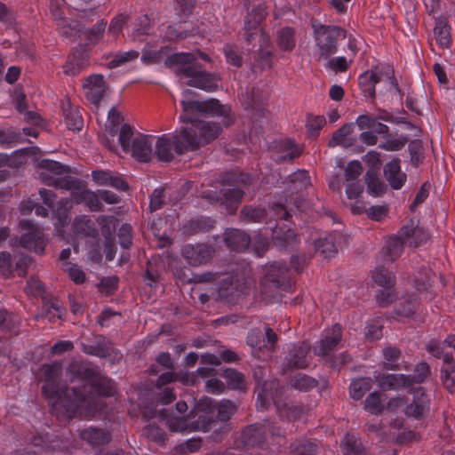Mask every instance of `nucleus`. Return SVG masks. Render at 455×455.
Masks as SVG:
<instances>
[{
  "mask_svg": "<svg viewBox=\"0 0 455 455\" xmlns=\"http://www.w3.org/2000/svg\"><path fill=\"white\" fill-rule=\"evenodd\" d=\"M150 20L148 15L140 16L137 20L133 32L134 40L142 41L143 36L149 34Z\"/></svg>",
  "mask_w": 455,
  "mask_h": 455,
  "instance_id": "nucleus-60",
  "label": "nucleus"
},
{
  "mask_svg": "<svg viewBox=\"0 0 455 455\" xmlns=\"http://www.w3.org/2000/svg\"><path fill=\"white\" fill-rule=\"evenodd\" d=\"M379 387L384 391H399L413 388L407 374L378 373L374 375Z\"/></svg>",
  "mask_w": 455,
  "mask_h": 455,
  "instance_id": "nucleus-22",
  "label": "nucleus"
},
{
  "mask_svg": "<svg viewBox=\"0 0 455 455\" xmlns=\"http://www.w3.org/2000/svg\"><path fill=\"white\" fill-rule=\"evenodd\" d=\"M223 377L231 389H242L243 387V376L238 371L231 368L226 369L223 372Z\"/></svg>",
  "mask_w": 455,
  "mask_h": 455,
  "instance_id": "nucleus-54",
  "label": "nucleus"
},
{
  "mask_svg": "<svg viewBox=\"0 0 455 455\" xmlns=\"http://www.w3.org/2000/svg\"><path fill=\"white\" fill-rule=\"evenodd\" d=\"M72 381L79 379L83 384L64 388L60 405L63 418H92L105 410L103 397H111L116 394L115 382L103 375L97 366L89 362H73L68 368Z\"/></svg>",
  "mask_w": 455,
  "mask_h": 455,
  "instance_id": "nucleus-1",
  "label": "nucleus"
},
{
  "mask_svg": "<svg viewBox=\"0 0 455 455\" xmlns=\"http://www.w3.org/2000/svg\"><path fill=\"white\" fill-rule=\"evenodd\" d=\"M14 259L8 251L0 253V274L4 277H11L14 275Z\"/></svg>",
  "mask_w": 455,
  "mask_h": 455,
  "instance_id": "nucleus-58",
  "label": "nucleus"
},
{
  "mask_svg": "<svg viewBox=\"0 0 455 455\" xmlns=\"http://www.w3.org/2000/svg\"><path fill=\"white\" fill-rule=\"evenodd\" d=\"M201 113L212 116H223V123L226 127L233 124V118L229 116L230 108L220 104L217 99H209L202 101Z\"/></svg>",
  "mask_w": 455,
  "mask_h": 455,
  "instance_id": "nucleus-34",
  "label": "nucleus"
},
{
  "mask_svg": "<svg viewBox=\"0 0 455 455\" xmlns=\"http://www.w3.org/2000/svg\"><path fill=\"white\" fill-rule=\"evenodd\" d=\"M383 173L386 180L392 189H401L407 181V174L402 171L401 159L394 157L383 167Z\"/></svg>",
  "mask_w": 455,
  "mask_h": 455,
  "instance_id": "nucleus-25",
  "label": "nucleus"
},
{
  "mask_svg": "<svg viewBox=\"0 0 455 455\" xmlns=\"http://www.w3.org/2000/svg\"><path fill=\"white\" fill-rule=\"evenodd\" d=\"M406 246L418 248L424 245L430 239L429 230L419 225V220L409 218L397 232Z\"/></svg>",
  "mask_w": 455,
  "mask_h": 455,
  "instance_id": "nucleus-14",
  "label": "nucleus"
},
{
  "mask_svg": "<svg viewBox=\"0 0 455 455\" xmlns=\"http://www.w3.org/2000/svg\"><path fill=\"white\" fill-rule=\"evenodd\" d=\"M79 437L92 449H97L110 443L112 435L106 429L91 426L79 430Z\"/></svg>",
  "mask_w": 455,
  "mask_h": 455,
  "instance_id": "nucleus-29",
  "label": "nucleus"
},
{
  "mask_svg": "<svg viewBox=\"0 0 455 455\" xmlns=\"http://www.w3.org/2000/svg\"><path fill=\"white\" fill-rule=\"evenodd\" d=\"M73 229L76 235L82 236L95 238L99 234L95 221L87 215L76 217L73 221Z\"/></svg>",
  "mask_w": 455,
  "mask_h": 455,
  "instance_id": "nucleus-36",
  "label": "nucleus"
},
{
  "mask_svg": "<svg viewBox=\"0 0 455 455\" xmlns=\"http://www.w3.org/2000/svg\"><path fill=\"white\" fill-rule=\"evenodd\" d=\"M198 57L204 61H210V57L204 52L197 54L192 52H176L168 55L164 64L169 68H174L177 76L191 87H196L205 92H214L219 87L220 78L214 73L204 70Z\"/></svg>",
  "mask_w": 455,
  "mask_h": 455,
  "instance_id": "nucleus-3",
  "label": "nucleus"
},
{
  "mask_svg": "<svg viewBox=\"0 0 455 455\" xmlns=\"http://www.w3.org/2000/svg\"><path fill=\"white\" fill-rule=\"evenodd\" d=\"M255 394L257 395L256 407L259 411L267 410L273 403L276 407L279 417L288 421L296 420L303 414V409L299 405L279 404L283 395V389L276 379L266 380L261 384L259 383L255 388Z\"/></svg>",
  "mask_w": 455,
  "mask_h": 455,
  "instance_id": "nucleus-5",
  "label": "nucleus"
},
{
  "mask_svg": "<svg viewBox=\"0 0 455 455\" xmlns=\"http://www.w3.org/2000/svg\"><path fill=\"white\" fill-rule=\"evenodd\" d=\"M373 281L383 288H394L395 285V275L383 266L377 267L372 272Z\"/></svg>",
  "mask_w": 455,
  "mask_h": 455,
  "instance_id": "nucleus-46",
  "label": "nucleus"
},
{
  "mask_svg": "<svg viewBox=\"0 0 455 455\" xmlns=\"http://www.w3.org/2000/svg\"><path fill=\"white\" fill-rule=\"evenodd\" d=\"M185 128H192L196 132L199 139V147L214 140L222 130L218 123L202 120H190V125Z\"/></svg>",
  "mask_w": 455,
  "mask_h": 455,
  "instance_id": "nucleus-24",
  "label": "nucleus"
},
{
  "mask_svg": "<svg viewBox=\"0 0 455 455\" xmlns=\"http://www.w3.org/2000/svg\"><path fill=\"white\" fill-rule=\"evenodd\" d=\"M118 243L124 249H129L132 244V228L130 224L124 223L118 229Z\"/></svg>",
  "mask_w": 455,
  "mask_h": 455,
  "instance_id": "nucleus-64",
  "label": "nucleus"
},
{
  "mask_svg": "<svg viewBox=\"0 0 455 455\" xmlns=\"http://www.w3.org/2000/svg\"><path fill=\"white\" fill-rule=\"evenodd\" d=\"M408 392L411 395V399H407L403 409L405 416L415 420L424 419L430 411V395L423 387L411 388Z\"/></svg>",
  "mask_w": 455,
  "mask_h": 455,
  "instance_id": "nucleus-12",
  "label": "nucleus"
},
{
  "mask_svg": "<svg viewBox=\"0 0 455 455\" xmlns=\"http://www.w3.org/2000/svg\"><path fill=\"white\" fill-rule=\"evenodd\" d=\"M199 148V139L192 128H182L175 133H166L157 138L155 155L161 162H171L175 155L181 156Z\"/></svg>",
  "mask_w": 455,
  "mask_h": 455,
  "instance_id": "nucleus-4",
  "label": "nucleus"
},
{
  "mask_svg": "<svg viewBox=\"0 0 455 455\" xmlns=\"http://www.w3.org/2000/svg\"><path fill=\"white\" fill-rule=\"evenodd\" d=\"M67 315V309L58 298L47 295L44 298L42 303V316L47 318L50 322L55 323L56 320H63Z\"/></svg>",
  "mask_w": 455,
  "mask_h": 455,
  "instance_id": "nucleus-30",
  "label": "nucleus"
},
{
  "mask_svg": "<svg viewBox=\"0 0 455 455\" xmlns=\"http://www.w3.org/2000/svg\"><path fill=\"white\" fill-rule=\"evenodd\" d=\"M364 410L374 415L380 414L383 411L384 406L379 393L372 392L366 397Z\"/></svg>",
  "mask_w": 455,
  "mask_h": 455,
  "instance_id": "nucleus-53",
  "label": "nucleus"
},
{
  "mask_svg": "<svg viewBox=\"0 0 455 455\" xmlns=\"http://www.w3.org/2000/svg\"><path fill=\"white\" fill-rule=\"evenodd\" d=\"M235 404L229 400L216 402L210 397L200 399L194 411L190 412L189 419L177 417L167 410L159 411L161 419L172 432H191L193 430L209 431L215 422L214 417L222 422L230 419L235 412Z\"/></svg>",
  "mask_w": 455,
  "mask_h": 455,
  "instance_id": "nucleus-2",
  "label": "nucleus"
},
{
  "mask_svg": "<svg viewBox=\"0 0 455 455\" xmlns=\"http://www.w3.org/2000/svg\"><path fill=\"white\" fill-rule=\"evenodd\" d=\"M404 246L406 244L398 233L389 236L384 248L385 259L390 262L396 260L403 254Z\"/></svg>",
  "mask_w": 455,
  "mask_h": 455,
  "instance_id": "nucleus-39",
  "label": "nucleus"
},
{
  "mask_svg": "<svg viewBox=\"0 0 455 455\" xmlns=\"http://www.w3.org/2000/svg\"><path fill=\"white\" fill-rule=\"evenodd\" d=\"M46 182L56 188L70 191L72 200L77 204L84 203L87 193L90 192L84 180L70 175L51 177L50 180Z\"/></svg>",
  "mask_w": 455,
  "mask_h": 455,
  "instance_id": "nucleus-15",
  "label": "nucleus"
},
{
  "mask_svg": "<svg viewBox=\"0 0 455 455\" xmlns=\"http://www.w3.org/2000/svg\"><path fill=\"white\" fill-rule=\"evenodd\" d=\"M26 291L28 294L36 298L47 297L44 283L36 277H30L26 285Z\"/></svg>",
  "mask_w": 455,
  "mask_h": 455,
  "instance_id": "nucleus-56",
  "label": "nucleus"
},
{
  "mask_svg": "<svg viewBox=\"0 0 455 455\" xmlns=\"http://www.w3.org/2000/svg\"><path fill=\"white\" fill-rule=\"evenodd\" d=\"M311 28L319 58L323 60H327L337 53L339 42L347 36V31L342 28L322 24L317 20H311Z\"/></svg>",
  "mask_w": 455,
  "mask_h": 455,
  "instance_id": "nucleus-7",
  "label": "nucleus"
},
{
  "mask_svg": "<svg viewBox=\"0 0 455 455\" xmlns=\"http://www.w3.org/2000/svg\"><path fill=\"white\" fill-rule=\"evenodd\" d=\"M381 65L373 67L358 76V85L366 98L376 97V84L382 81Z\"/></svg>",
  "mask_w": 455,
  "mask_h": 455,
  "instance_id": "nucleus-28",
  "label": "nucleus"
},
{
  "mask_svg": "<svg viewBox=\"0 0 455 455\" xmlns=\"http://www.w3.org/2000/svg\"><path fill=\"white\" fill-rule=\"evenodd\" d=\"M315 248L325 257H331L337 251L334 239L331 235L319 238L315 243Z\"/></svg>",
  "mask_w": 455,
  "mask_h": 455,
  "instance_id": "nucleus-59",
  "label": "nucleus"
},
{
  "mask_svg": "<svg viewBox=\"0 0 455 455\" xmlns=\"http://www.w3.org/2000/svg\"><path fill=\"white\" fill-rule=\"evenodd\" d=\"M139 57V52L128 51L116 53L113 59L108 62L109 68H116L124 65L126 62L136 60Z\"/></svg>",
  "mask_w": 455,
  "mask_h": 455,
  "instance_id": "nucleus-61",
  "label": "nucleus"
},
{
  "mask_svg": "<svg viewBox=\"0 0 455 455\" xmlns=\"http://www.w3.org/2000/svg\"><path fill=\"white\" fill-rule=\"evenodd\" d=\"M372 380L371 378H360L351 382L349 394L354 400H360L371 388Z\"/></svg>",
  "mask_w": 455,
  "mask_h": 455,
  "instance_id": "nucleus-49",
  "label": "nucleus"
},
{
  "mask_svg": "<svg viewBox=\"0 0 455 455\" xmlns=\"http://www.w3.org/2000/svg\"><path fill=\"white\" fill-rule=\"evenodd\" d=\"M355 125L353 124H346L335 131L329 141L330 147L343 146L349 147L352 143L348 137L354 132Z\"/></svg>",
  "mask_w": 455,
  "mask_h": 455,
  "instance_id": "nucleus-42",
  "label": "nucleus"
},
{
  "mask_svg": "<svg viewBox=\"0 0 455 455\" xmlns=\"http://www.w3.org/2000/svg\"><path fill=\"white\" fill-rule=\"evenodd\" d=\"M310 351V347L307 344L292 345L283 360V371L293 369H305L309 365L307 355Z\"/></svg>",
  "mask_w": 455,
  "mask_h": 455,
  "instance_id": "nucleus-20",
  "label": "nucleus"
},
{
  "mask_svg": "<svg viewBox=\"0 0 455 455\" xmlns=\"http://www.w3.org/2000/svg\"><path fill=\"white\" fill-rule=\"evenodd\" d=\"M107 27V22L104 20L97 22L91 29H86L84 28V32H83V38L87 43V44H97L105 32Z\"/></svg>",
  "mask_w": 455,
  "mask_h": 455,
  "instance_id": "nucleus-51",
  "label": "nucleus"
},
{
  "mask_svg": "<svg viewBox=\"0 0 455 455\" xmlns=\"http://www.w3.org/2000/svg\"><path fill=\"white\" fill-rule=\"evenodd\" d=\"M429 375L430 367L425 362L417 363L414 367L413 373L408 374L411 387L415 384L424 383L428 379Z\"/></svg>",
  "mask_w": 455,
  "mask_h": 455,
  "instance_id": "nucleus-52",
  "label": "nucleus"
},
{
  "mask_svg": "<svg viewBox=\"0 0 455 455\" xmlns=\"http://www.w3.org/2000/svg\"><path fill=\"white\" fill-rule=\"evenodd\" d=\"M224 242L232 251H243L249 247L251 238L244 231L230 228L224 234Z\"/></svg>",
  "mask_w": 455,
  "mask_h": 455,
  "instance_id": "nucleus-32",
  "label": "nucleus"
},
{
  "mask_svg": "<svg viewBox=\"0 0 455 455\" xmlns=\"http://www.w3.org/2000/svg\"><path fill=\"white\" fill-rule=\"evenodd\" d=\"M221 183L228 188L220 190L219 200L229 214H234L239 207L244 192L241 187L251 184L252 177L237 170L228 171L221 175Z\"/></svg>",
  "mask_w": 455,
  "mask_h": 455,
  "instance_id": "nucleus-6",
  "label": "nucleus"
},
{
  "mask_svg": "<svg viewBox=\"0 0 455 455\" xmlns=\"http://www.w3.org/2000/svg\"><path fill=\"white\" fill-rule=\"evenodd\" d=\"M380 75H382V81H385L387 84V91L390 93L392 99L395 97L398 100L402 101L403 92L397 84L393 68L389 65H381Z\"/></svg>",
  "mask_w": 455,
  "mask_h": 455,
  "instance_id": "nucleus-38",
  "label": "nucleus"
},
{
  "mask_svg": "<svg viewBox=\"0 0 455 455\" xmlns=\"http://www.w3.org/2000/svg\"><path fill=\"white\" fill-rule=\"evenodd\" d=\"M451 30V28L445 18L440 17L435 20L434 36L437 44L443 49L450 48L452 44Z\"/></svg>",
  "mask_w": 455,
  "mask_h": 455,
  "instance_id": "nucleus-35",
  "label": "nucleus"
},
{
  "mask_svg": "<svg viewBox=\"0 0 455 455\" xmlns=\"http://www.w3.org/2000/svg\"><path fill=\"white\" fill-rule=\"evenodd\" d=\"M106 82L102 75H91L84 83L85 97L94 106L98 107L105 95Z\"/></svg>",
  "mask_w": 455,
  "mask_h": 455,
  "instance_id": "nucleus-23",
  "label": "nucleus"
},
{
  "mask_svg": "<svg viewBox=\"0 0 455 455\" xmlns=\"http://www.w3.org/2000/svg\"><path fill=\"white\" fill-rule=\"evenodd\" d=\"M111 347L108 341L103 337H100L97 340L92 344H84L83 346V351L91 355H94L100 358H106L111 355Z\"/></svg>",
  "mask_w": 455,
  "mask_h": 455,
  "instance_id": "nucleus-40",
  "label": "nucleus"
},
{
  "mask_svg": "<svg viewBox=\"0 0 455 455\" xmlns=\"http://www.w3.org/2000/svg\"><path fill=\"white\" fill-rule=\"evenodd\" d=\"M51 11L58 20L57 26L60 30V34L70 42H74L77 38H83V32H84V27L76 20H67L64 18V13L60 8L58 0H52Z\"/></svg>",
  "mask_w": 455,
  "mask_h": 455,
  "instance_id": "nucleus-16",
  "label": "nucleus"
},
{
  "mask_svg": "<svg viewBox=\"0 0 455 455\" xmlns=\"http://www.w3.org/2000/svg\"><path fill=\"white\" fill-rule=\"evenodd\" d=\"M32 444L45 452L67 451L69 452L74 448L72 442L68 439H60L59 436H53L49 433L36 432L31 437Z\"/></svg>",
  "mask_w": 455,
  "mask_h": 455,
  "instance_id": "nucleus-17",
  "label": "nucleus"
},
{
  "mask_svg": "<svg viewBox=\"0 0 455 455\" xmlns=\"http://www.w3.org/2000/svg\"><path fill=\"white\" fill-rule=\"evenodd\" d=\"M341 451L344 455H363L364 448L359 438L347 434L341 442Z\"/></svg>",
  "mask_w": 455,
  "mask_h": 455,
  "instance_id": "nucleus-44",
  "label": "nucleus"
},
{
  "mask_svg": "<svg viewBox=\"0 0 455 455\" xmlns=\"http://www.w3.org/2000/svg\"><path fill=\"white\" fill-rule=\"evenodd\" d=\"M262 293L267 292V288L274 287L278 291H288L291 288V270L283 262L275 261L270 264L261 282Z\"/></svg>",
  "mask_w": 455,
  "mask_h": 455,
  "instance_id": "nucleus-11",
  "label": "nucleus"
},
{
  "mask_svg": "<svg viewBox=\"0 0 455 455\" xmlns=\"http://www.w3.org/2000/svg\"><path fill=\"white\" fill-rule=\"evenodd\" d=\"M240 216L243 221L258 223L267 218V212L261 207L245 205L241 210Z\"/></svg>",
  "mask_w": 455,
  "mask_h": 455,
  "instance_id": "nucleus-50",
  "label": "nucleus"
},
{
  "mask_svg": "<svg viewBox=\"0 0 455 455\" xmlns=\"http://www.w3.org/2000/svg\"><path fill=\"white\" fill-rule=\"evenodd\" d=\"M267 15L265 8L258 4L254 6L244 18V39L248 44H251L256 38L259 37L262 29L258 30V27L263 21Z\"/></svg>",
  "mask_w": 455,
  "mask_h": 455,
  "instance_id": "nucleus-21",
  "label": "nucleus"
},
{
  "mask_svg": "<svg viewBox=\"0 0 455 455\" xmlns=\"http://www.w3.org/2000/svg\"><path fill=\"white\" fill-rule=\"evenodd\" d=\"M88 64V54L85 51L76 49L68 56L65 64L62 66L63 72L67 76H76Z\"/></svg>",
  "mask_w": 455,
  "mask_h": 455,
  "instance_id": "nucleus-31",
  "label": "nucleus"
},
{
  "mask_svg": "<svg viewBox=\"0 0 455 455\" xmlns=\"http://www.w3.org/2000/svg\"><path fill=\"white\" fill-rule=\"evenodd\" d=\"M276 149L277 163L291 162L302 154V148L291 139L281 140L276 145Z\"/></svg>",
  "mask_w": 455,
  "mask_h": 455,
  "instance_id": "nucleus-33",
  "label": "nucleus"
},
{
  "mask_svg": "<svg viewBox=\"0 0 455 455\" xmlns=\"http://www.w3.org/2000/svg\"><path fill=\"white\" fill-rule=\"evenodd\" d=\"M154 136L135 133L134 128L124 124L120 130L118 140L125 153H131L132 157L141 163L151 160Z\"/></svg>",
  "mask_w": 455,
  "mask_h": 455,
  "instance_id": "nucleus-8",
  "label": "nucleus"
},
{
  "mask_svg": "<svg viewBox=\"0 0 455 455\" xmlns=\"http://www.w3.org/2000/svg\"><path fill=\"white\" fill-rule=\"evenodd\" d=\"M19 226L21 232L19 240L20 245L37 254H42L46 245V239L43 231L28 220H21Z\"/></svg>",
  "mask_w": 455,
  "mask_h": 455,
  "instance_id": "nucleus-13",
  "label": "nucleus"
},
{
  "mask_svg": "<svg viewBox=\"0 0 455 455\" xmlns=\"http://www.w3.org/2000/svg\"><path fill=\"white\" fill-rule=\"evenodd\" d=\"M268 435L283 440L284 431L280 427L266 424H253L245 427L240 435V442L244 448L261 446L267 440Z\"/></svg>",
  "mask_w": 455,
  "mask_h": 455,
  "instance_id": "nucleus-10",
  "label": "nucleus"
},
{
  "mask_svg": "<svg viewBox=\"0 0 455 455\" xmlns=\"http://www.w3.org/2000/svg\"><path fill=\"white\" fill-rule=\"evenodd\" d=\"M296 32L293 28L284 27L278 30L276 43L284 52H291L296 45Z\"/></svg>",
  "mask_w": 455,
  "mask_h": 455,
  "instance_id": "nucleus-41",
  "label": "nucleus"
},
{
  "mask_svg": "<svg viewBox=\"0 0 455 455\" xmlns=\"http://www.w3.org/2000/svg\"><path fill=\"white\" fill-rule=\"evenodd\" d=\"M383 356L385 363L383 368L390 371L405 370L408 371V367L404 365L401 367L398 361L401 357V350L395 347H387L383 350Z\"/></svg>",
  "mask_w": 455,
  "mask_h": 455,
  "instance_id": "nucleus-43",
  "label": "nucleus"
},
{
  "mask_svg": "<svg viewBox=\"0 0 455 455\" xmlns=\"http://www.w3.org/2000/svg\"><path fill=\"white\" fill-rule=\"evenodd\" d=\"M272 238L275 246L284 250H294L299 243L295 231L285 224L276 225L273 229Z\"/></svg>",
  "mask_w": 455,
  "mask_h": 455,
  "instance_id": "nucleus-27",
  "label": "nucleus"
},
{
  "mask_svg": "<svg viewBox=\"0 0 455 455\" xmlns=\"http://www.w3.org/2000/svg\"><path fill=\"white\" fill-rule=\"evenodd\" d=\"M61 372L62 364L60 362L44 364L41 367V375L44 381L42 392L46 398L53 403V410L57 412L58 416L63 418V409L60 405V401L64 389H61L59 385Z\"/></svg>",
  "mask_w": 455,
  "mask_h": 455,
  "instance_id": "nucleus-9",
  "label": "nucleus"
},
{
  "mask_svg": "<svg viewBox=\"0 0 455 455\" xmlns=\"http://www.w3.org/2000/svg\"><path fill=\"white\" fill-rule=\"evenodd\" d=\"M291 192L306 188L310 184V177L306 170H298L286 178Z\"/></svg>",
  "mask_w": 455,
  "mask_h": 455,
  "instance_id": "nucleus-47",
  "label": "nucleus"
},
{
  "mask_svg": "<svg viewBox=\"0 0 455 455\" xmlns=\"http://www.w3.org/2000/svg\"><path fill=\"white\" fill-rule=\"evenodd\" d=\"M259 48L254 56L252 68L263 70L272 66L273 52L270 47L271 42L269 36L261 30L259 37Z\"/></svg>",
  "mask_w": 455,
  "mask_h": 455,
  "instance_id": "nucleus-26",
  "label": "nucleus"
},
{
  "mask_svg": "<svg viewBox=\"0 0 455 455\" xmlns=\"http://www.w3.org/2000/svg\"><path fill=\"white\" fill-rule=\"evenodd\" d=\"M441 380L443 387L450 392H455V361L453 355H446L444 364L441 368Z\"/></svg>",
  "mask_w": 455,
  "mask_h": 455,
  "instance_id": "nucleus-37",
  "label": "nucleus"
},
{
  "mask_svg": "<svg viewBox=\"0 0 455 455\" xmlns=\"http://www.w3.org/2000/svg\"><path fill=\"white\" fill-rule=\"evenodd\" d=\"M20 140V132L13 128L0 130V147L12 148Z\"/></svg>",
  "mask_w": 455,
  "mask_h": 455,
  "instance_id": "nucleus-55",
  "label": "nucleus"
},
{
  "mask_svg": "<svg viewBox=\"0 0 455 455\" xmlns=\"http://www.w3.org/2000/svg\"><path fill=\"white\" fill-rule=\"evenodd\" d=\"M215 250L207 243H188L182 247L181 254L191 266H200L208 263L213 257Z\"/></svg>",
  "mask_w": 455,
  "mask_h": 455,
  "instance_id": "nucleus-18",
  "label": "nucleus"
},
{
  "mask_svg": "<svg viewBox=\"0 0 455 455\" xmlns=\"http://www.w3.org/2000/svg\"><path fill=\"white\" fill-rule=\"evenodd\" d=\"M342 339V328L339 323H335L326 331L323 338L314 347V353L322 357L329 356L332 351L336 350Z\"/></svg>",
  "mask_w": 455,
  "mask_h": 455,
  "instance_id": "nucleus-19",
  "label": "nucleus"
},
{
  "mask_svg": "<svg viewBox=\"0 0 455 455\" xmlns=\"http://www.w3.org/2000/svg\"><path fill=\"white\" fill-rule=\"evenodd\" d=\"M318 381L304 373H297L290 379V385L296 390L300 392H308L315 387Z\"/></svg>",
  "mask_w": 455,
  "mask_h": 455,
  "instance_id": "nucleus-48",
  "label": "nucleus"
},
{
  "mask_svg": "<svg viewBox=\"0 0 455 455\" xmlns=\"http://www.w3.org/2000/svg\"><path fill=\"white\" fill-rule=\"evenodd\" d=\"M108 121L109 123L108 131L110 135L115 136L118 132H120L121 127L124 125L122 124L124 117L115 108L109 110Z\"/></svg>",
  "mask_w": 455,
  "mask_h": 455,
  "instance_id": "nucleus-57",
  "label": "nucleus"
},
{
  "mask_svg": "<svg viewBox=\"0 0 455 455\" xmlns=\"http://www.w3.org/2000/svg\"><path fill=\"white\" fill-rule=\"evenodd\" d=\"M63 115L68 130L73 132H79L82 130L84 126V119L78 108L68 106V108H63Z\"/></svg>",
  "mask_w": 455,
  "mask_h": 455,
  "instance_id": "nucleus-45",
  "label": "nucleus"
},
{
  "mask_svg": "<svg viewBox=\"0 0 455 455\" xmlns=\"http://www.w3.org/2000/svg\"><path fill=\"white\" fill-rule=\"evenodd\" d=\"M167 53L166 47L156 49H144L141 56V60L146 63H158L161 62Z\"/></svg>",
  "mask_w": 455,
  "mask_h": 455,
  "instance_id": "nucleus-63",
  "label": "nucleus"
},
{
  "mask_svg": "<svg viewBox=\"0 0 455 455\" xmlns=\"http://www.w3.org/2000/svg\"><path fill=\"white\" fill-rule=\"evenodd\" d=\"M316 445L309 441H296L292 444L291 455H315Z\"/></svg>",
  "mask_w": 455,
  "mask_h": 455,
  "instance_id": "nucleus-62",
  "label": "nucleus"
}]
</instances>
